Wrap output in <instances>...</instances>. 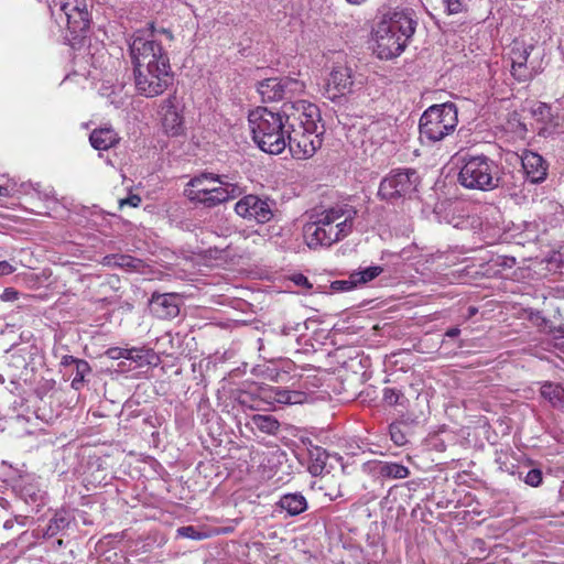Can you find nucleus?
<instances>
[{"label": "nucleus", "instance_id": "de8ad7c7", "mask_svg": "<svg viewBox=\"0 0 564 564\" xmlns=\"http://www.w3.org/2000/svg\"><path fill=\"white\" fill-rule=\"evenodd\" d=\"M8 195V188L0 185V196H7Z\"/></svg>", "mask_w": 564, "mask_h": 564}, {"label": "nucleus", "instance_id": "f704fd0d", "mask_svg": "<svg viewBox=\"0 0 564 564\" xmlns=\"http://www.w3.org/2000/svg\"><path fill=\"white\" fill-rule=\"evenodd\" d=\"M177 534L183 538L192 539V540H202L205 534L198 532L194 527H181L177 529Z\"/></svg>", "mask_w": 564, "mask_h": 564}, {"label": "nucleus", "instance_id": "412c9836", "mask_svg": "<svg viewBox=\"0 0 564 564\" xmlns=\"http://www.w3.org/2000/svg\"><path fill=\"white\" fill-rule=\"evenodd\" d=\"M373 473L381 479L395 480L404 479L410 476V470L406 466L388 460H378L373 464Z\"/></svg>", "mask_w": 564, "mask_h": 564}, {"label": "nucleus", "instance_id": "5fc2aeb1", "mask_svg": "<svg viewBox=\"0 0 564 564\" xmlns=\"http://www.w3.org/2000/svg\"><path fill=\"white\" fill-rule=\"evenodd\" d=\"M34 191L37 192V194H41V191H39L37 187H34Z\"/></svg>", "mask_w": 564, "mask_h": 564}, {"label": "nucleus", "instance_id": "79ce46f5", "mask_svg": "<svg viewBox=\"0 0 564 564\" xmlns=\"http://www.w3.org/2000/svg\"><path fill=\"white\" fill-rule=\"evenodd\" d=\"M15 271V268L8 261H0V275H9Z\"/></svg>", "mask_w": 564, "mask_h": 564}, {"label": "nucleus", "instance_id": "473e14b6", "mask_svg": "<svg viewBox=\"0 0 564 564\" xmlns=\"http://www.w3.org/2000/svg\"><path fill=\"white\" fill-rule=\"evenodd\" d=\"M519 478L523 479V481L531 487H539L542 484L543 480V474L541 469L539 468H532L530 469L524 477H522V474H519Z\"/></svg>", "mask_w": 564, "mask_h": 564}, {"label": "nucleus", "instance_id": "ddd939ff", "mask_svg": "<svg viewBox=\"0 0 564 564\" xmlns=\"http://www.w3.org/2000/svg\"><path fill=\"white\" fill-rule=\"evenodd\" d=\"M273 205L274 203L268 198L250 194L236 203L235 212L242 218L265 224L273 217Z\"/></svg>", "mask_w": 564, "mask_h": 564}, {"label": "nucleus", "instance_id": "b1692460", "mask_svg": "<svg viewBox=\"0 0 564 564\" xmlns=\"http://www.w3.org/2000/svg\"><path fill=\"white\" fill-rule=\"evenodd\" d=\"M540 393L553 408L564 411V388L560 383L545 381Z\"/></svg>", "mask_w": 564, "mask_h": 564}, {"label": "nucleus", "instance_id": "09e8293b", "mask_svg": "<svg viewBox=\"0 0 564 564\" xmlns=\"http://www.w3.org/2000/svg\"><path fill=\"white\" fill-rule=\"evenodd\" d=\"M291 329H292V328H289V327L284 326V327L282 328V330H281V332H282V334H283V335H290V330H291ZM293 329H294V330H297L296 328H293Z\"/></svg>", "mask_w": 564, "mask_h": 564}, {"label": "nucleus", "instance_id": "49530a36", "mask_svg": "<svg viewBox=\"0 0 564 564\" xmlns=\"http://www.w3.org/2000/svg\"><path fill=\"white\" fill-rule=\"evenodd\" d=\"M346 1L352 6H360V4L365 3L367 0H346Z\"/></svg>", "mask_w": 564, "mask_h": 564}, {"label": "nucleus", "instance_id": "39448f33", "mask_svg": "<svg viewBox=\"0 0 564 564\" xmlns=\"http://www.w3.org/2000/svg\"><path fill=\"white\" fill-rule=\"evenodd\" d=\"M188 197L205 207H215L235 199L242 194V188L228 181L225 175L202 173L188 182Z\"/></svg>", "mask_w": 564, "mask_h": 564}, {"label": "nucleus", "instance_id": "9d476101", "mask_svg": "<svg viewBox=\"0 0 564 564\" xmlns=\"http://www.w3.org/2000/svg\"><path fill=\"white\" fill-rule=\"evenodd\" d=\"M356 216V208L349 204H337L315 215L322 227L330 230L335 243L351 234Z\"/></svg>", "mask_w": 564, "mask_h": 564}, {"label": "nucleus", "instance_id": "4c0bfd02", "mask_svg": "<svg viewBox=\"0 0 564 564\" xmlns=\"http://www.w3.org/2000/svg\"><path fill=\"white\" fill-rule=\"evenodd\" d=\"M140 204H141V197L135 194H131L127 198L120 199V202H119L120 207H123L124 205H128L131 207H138Z\"/></svg>", "mask_w": 564, "mask_h": 564}, {"label": "nucleus", "instance_id": "dca6fc26", "mask_svg": "<svg viewBox=\"0 0 564 564\" xmlns=\"http://www.w3.org/2000/svg\"><path fill=\"white\" fill-rule=\"evenodd\" d=\"M262 399L272 405H296L307 401L308 394L301 390L268 387L261 391Z\"/></svg>", "mask_w": 564, "mask_h": 564}, {"label": "nucleus", "instance_id": "6ab92c4d", "mask_svg": "<svg viewBox=\"0 0 564 564\" xmlns=\"http://www.w3.org/2000/svg\"><path fill=\"white\" fill-rule=\"evenodd\" d=\"M150 304L159 318L171 319L180 314V297L176 294H153Z\"/></svg>", "mask_w": 564, "mask_h": 564}, {"label": "nucleus", "instance_id": "ea45409f", "mask_svg": "<svg viewBox=\"0 0 564 564\" xmlns=\"http://www.w3.org/2000/svg\"><path fill=\"white\" fill-rule=\"evenodd\" d=\"M82 359L79 358H76L74 356H70V355H65L62 357L61 359V366L65 367V368H74L75 365H77L78 361H80Z\"/></svg>", "mask_w": 564, "mask_h": 564}, {"label": "nucleus", "instance_id": "f03ea898", "mask_svg": "<svg viewBox=\"0 0 564 564\" xmlns=\"http://www.w3.org/2000/svg\"><path fill=\"white\" fill-rule=\"evenodd\" d=\"M289 130L286 147L293 158L305 160L313 156L322 147V132L317 122L321 120L319 109L306 100H296L286 106Z\"/></svg>", "mask_w": 564, "mask_h": 564}, {"label": "nucleus", "instance_id": "f8f14e48", "mask_svg": "<svg viewBox=\"0 0 564 564\" xmlns=\"http://www.w3.org/2000/svg\"><path fill=\"white\" fill-rule=\"evenodd\" d=\"M535 47L532 44L514 41L510 50L511 75L519 83L531 80L539 69L533 61H529Z\"/></svg>", "mask_w": 564, "mask_h": 564}, {"label": "nucleus", "instance_id": "f3484780", "mask_svg": "<svg viewBox=\"0 0 564 564\" xmlns=\"http://www.w3.org/2000/svg\"><path fill=\"white\" fill-rule=\"evenodd\" d=\"M525 178L532 184L543 183L547 177L549 163L536 152L525 150L521 155Z\"/></svg>", "mask_w": 564, "mask_h": 564}, {"label": "nucleus", "instance_id": "3c124183", "mask_svg": "<svg viewBox=\"0 0 564 564\" xmlns=\"http://www.w3.org/2000/svg\"><path fill=\"white\" fill-rule=\"evenodd\" d=\"M51 193H52V191L45 192V193L43 194L44 198H45V199H48V198L51 197Z\"/></svg>", "mask_w": 564, "mask_h": 564}, {"label": "nucleus", "instance_id": "c03bdc74", "mask_svg": "<svg viewBox=\"0 0 564 564\" xmlns=\"http://www.w3.org/2000/svg\"><path fill=\"white\" fill-rule=\"evenodd\" d=\"M549 333L553 334L554 338H557L555 334H558L560 337L564 338V324L550 328Z\"/></svg>", "mask_w": 564, "mask_h": 564}, {"label": "nucleus", "instance_id": "4be33fe9", "mask_svg": "<svg viewBox=\"0 0 564 564\" xmlns=\"http://www.w3.org/2000/svg\"><path fill=\"white\" fill-rule=\"evenodd\" d=\"M89 141L94 149L106 151L116 147L120 141V137L111 127H102L91 131Z\"/></svg>", "mask_w": 564, "mask_h": 564}, {"label": "nucleus", "instance_id": "8fccbe9b", "mask_svg": "<svg viewBox=\"0 0 564 564\" xmlns=\"http://www.w3.org/2000/svg\"><path fill=\"white\" fill-rule=\"evenodd\" d=\"M477 313V308L476 307H469V316H473Z\"/></svg>", "mask_w": 564, "mask_h": 564}, {"label": "nucleus", "instance_id": "a19ab883", "mask_svg": "<svg viewBox=\"0 0 564 564\" xmlns=\"http://www.w3.org/2000/svg\"><path fill=\"white\" fill-rule=\"evenodd\" d=\"M141 352H142V350H139V349H135V348H133V349H126L124 354H121L120 356L124 357L127 359L141 360V358H142Z\"/></svg>", "mask_w": 564, "mask_h": 564}, {"label": "nucleus", "instance_id": "0eeeda50", "mask_svg": "<svg viewBox=\"0 0 564 564\" xmlns=\"http://www.w3.org/2000/svg\"><path fill=\"white\" fill-rule=\"evenodd\" d=\"M457 182L465 188L492 191L500 185L498 164L486 155L462 158Z\"/></svg>", "mask_w": 564, "mask_h": 564}, {"label": "nucleus", "instance_id": "1a4fd4ad", "mask_svg": "<svg viewBox=\"0 0 564 564\" xmlns=\"http://www.w3.org/2000/svg\"><path fill=\"white\" fill-rule=\"evenodd\" d=\"M420 183V175L414 169L392 170L381 180L378 196L389 203L412 198Z\"/></svg>", "mask_w": 564, "mask_h": 564}, {"label": "nucleus", "instance_id": "20e7f679", "mask_svg": "<svg viewBox=\"0 0 564 564\" xmlns=\"http://www.w3.org/2000/svg\"><path fill=\"white\" fill-rule=\"evenodd\" d=\"M412 11H395L388 19H382L373 30L375 53L380 59L399 56L416 29Z\"/></svg>", "mask_w": 564, "mask_h": 564}, {"label": "nucleus", "instance_id": "393cba45", "mask_svg": "<svg viewBox=\"0 0 564 564\" xmlns=\"http://www.w3.org/2000/svg\"><path fill=\"white\" fill-rule=\"evenodd\" d=\"M102 263L108 267H118L129 270H139L141 260L128 254H109L104 258Z\"/></svg>", "mask_w": 564, "mask_h": 564}, {"label": "nucleus", "instance_id": "603ef678", "mask_svg": "<svg viewBox=\"0 0 564 564\" xmlns=\"http://www.w3.org/2000/svg\"><path fill=\"white\" fill-rule=\"evenodd\" d=\"M476 543L479 544V547L481 549L482 545H484V541L482 540H476Z\"/></svg>", "mask_w": 564, "mask_h": 564}, {"label": "nucleus", "instance_id": "864d4df0", "mask_svg": "<svg viewBox=\"0 0 564 564\" xmlns=\"http://www.w3.org/2000/svg\"><path fill=\"white\" fill-rule=\"evenodd\" d=\"M205 183L206 182L203 183V188H210L212 187V186H207Z\"/></svg>", "mask_w": 564, "mask_h": 564}, {"label": "nucleus", "instance_id": "a211bd4d", "mask_svg": "<svg viewBox=\"0 0 564 564\" xmlns=\"http://www.w3.org/2000/svg\"><path fill=\"white\" fill-rule=\"evenodd\" d=\"M176 104V96L171 95L161 105L162 126L170 135H180L183 132V116Z\"/></svg>", "mask_w": 564, "mask_h": 564}, {"label": "nucleus", "instance_id": "c85d7f7f", "mask_svg": "<svg viewBox=\"0 0 564 564\" xmlns=\"http://www.w3.org/2000/svg\"><path fill=\"white\" fill-rule=\"evenodd\" d=\"M91 372V368L86 360H80L70 369V375L74 376L70 386L75 390H80L85 384V378Z\"/></svg>", "mask_w": 564, "mask_h": 564}, {"label": "nucleus", "instance_id": "aec40b11", "mask_svg": "<svg viewBox=\"0 0 564 564\" xmlns=\"http://www.w3.org/2000/svg\"><path fill=\"white\" fill-rule=\"evenodd\" d=\"M303 237L310 249L330 247L335 243L330 238V230L327 232L326 228L322 227L316 217L304 225Z\"/></svg>", "mask_w": 564, "mask_h": 564}, {"label": "nucleus", "instance_id": "2eb2a0df", "mask_svg": "<svg viewBox=\"0 0 564 564\" xmlns=\"http://www.w3.org/2000/svg\"><path fill=\"white\" fill-rule=\"evenodd\" d=\"M326 86L328 97L332 100L352 93L355 86L352 69L344 64L335 65L329 74Z\"/></svg>", "mask_w": 564, "mask_h": 564}, {"label": "nucleus", "instance_id": "cd10ccee", "mask_svg": "<svg viewBox=\"0 0 564 564\" xmlns=\"http://www.w3.org/2000/svg\"><path fill=\"white\" fill-rule=\"evenodd\" d=\"M382 400L387 405L390 406H402L406 408L409 400L404 395L403 391L395 387H386L382 390Z\"/></svg>", "mask_w": 564, "mask_h": 564}, {"label": "nucleus", "instance_id": "bb28decb", "mask_svg": "<svg viewBox=\"0 0 564 564\" xmlns=\"http://www.w3.org/2000/svg\"><path fill=\"white\" fill-rule=\"evenodd\" d=\"M72 519L73 518L68 511L64 509L56 511L48 522L46 534L48 536H54L58 534L61 531L68 528Z\"/></svg>", "mask_w": 564, "mask_h": 564}, {"label": "nucleus", "instance_id": "c756f323", "mask_svg": "<svg viewBox=\"0 0 564 564\" xmlns=\"http://www.w3.org/2000/svg\"><path fill=\"white\" fill-rule=\"evenodd\" d=\"M365 137L373 143H379L387 138V127L384 122L372 121L365 129Z\"/></svg>", "mask_w": 564, "mask_h": 564}, {"label": "nucleus", "instance_id": "7c9ffc66", "mask_svg": "<svg viewBox=\"0 0 564 564\" xmlns=\"http://www.w3.org/2000/svg\"><path fill=\"white\" fill-rule=\"evenodd\" d=\"M382 271H383L382 267L371 265V267L365 268L362 270L352 272V274H354V279H355L357 285H359V284H366V283L372 281L373 279L379 276L382 273Z\"/></svg>", "mask_w": 564, "mask_h": 564}, {"label": "nucleus", "instance_id": "6e6d98bb", "mask_svg": "<svg viewBox=\"0 0 564 564\" xmlns=\"http://www.w3.org/2000/svg\"><path fill=\"white\" fill-rule=\"evenodd\" d=\"M34 191L37 192V194H41V191H39L37 187H34Z\"/></svg>", "mask_w": 564, "mask_h": 564}, {"label": "nucleus", "instance_id": "423d86ee", "mask_svg": "<svg viewBox=\"0 0 564 564\" xmlns=\"http://www.w3.org/2000/svg\"><path fill=\"white\" fill-rule=\"evenodd\" d=\"M458 123L457 107L453 102L433 105L421 116L420 140L423 144H434L452 134Z\"/></svg>", "mask_w": 564, "mask_h": 564}, {"label": "nucleus", "instance_id": "c9c22d12", "mask_svg": "<svg viewBox=\"0 0 564 564\" xmlns=\"http://www.w3.org/2000/svg\"><path fill=\"white\" fill-rule=\"evenodd\" d=\"M533 115L541 121H547L551 117V108L546 104L540 102L534 109Z\"/></svg>", "mask_w": 564, "mask_h": 564}, {"label": "nucleus", "instance_id": "4468645a", "mask_svg": "<svg viewBox=\"0 0 564 564\" xmlns=\"http://www.w3.org/2000/svg\"><path fill=\"white\" fill-rule=\"evenodd\" d=\"M329 457L330 455L324 448L319 446H312L308 449L307 469L312 476H321L318 488L321 490H325V496H328L330 500H334L341 497V492L338 488L330 491L326 490V485L334 478V476L329 475V470L327 469V460Z\"/></svg>", "mask_w": 564, "mask_h": 564}, {"label": "nucleus", "instance_id": "e433bc0d", "mask_svg": "<svg viewBox=\"0 0 564 564\" xmlns=\"http://www.w3.org/2000/svg\"><path fill=\"white\" fill-rule=\"evenodd\" d=\"M449 14H456L465 9L464 0H444Z\"/></svg>", "mask_w": 564, "mask_h": 564}, {"label": "nucleus", "instance_id": "f257e3e1", "mask_svg": "<svg viewBox=\"0 0 564 564\" xmlns=\"http://www.w3.org/2000/svg\"><path fill=\"white\" fill-rule=\"evenodd\" d=\"M163 39L171 43L174 35L165 28L151 24L148 30L137 31L129 44L134 86L147 98L162 95L174 79Z\"/></svg>", "mask_w": 564, "mask_h": 564}, {"label": "nucleus", "instance_id": "6e6552de", "mask_svg": "<svg viewBox=\"0 0 564 564\" xmlns=\"http://www.w3.org/2000/svg\"><path fill=\"white\" fill-rule=\"evenodd\" d=\"M51 10L62 22L66 23V39L72 46L86 39L90 29L91 14L87 0H53Z\"/></svg>", "mask_w": 564, "mask_h": 564}, {"label": "nucleus", "instance_id": "5701e85b", "mask_svg": "<svg viewBox=\"0 0 564 564\" xmlns=\"http://www.w3.org/2000/svg\"><path fill=\"white\" fill-rule=\"evenodd\" d=\"M276 505L290 517L299 516L307 509V500L301 492L285 494Z\"/></svg>", "mask_w": 564, "mask_h": 564}, {"label": "nucleus", "instance_id": "9b49d317", "mask_svg": "<svg viewBox=\"0 0 564 564\" xmlns=\"http://www.w3.org/2000/svg\"><path fill=\"white\" fill-rule=\"evenodd\" d=\"M304 84L295 78H265L258 83L257 90L263 101H278L288 99L304 90Z\"/></svg>", "mask_w": 564, "mask_h": 564}, {"label": "nucleus", "instance_id": "2f4dec72", "mask_svg": "<svg viewBox=\"0 0 564 564\" xmlns=\"http://www.w3.org/2000/svg\"><path fill=\"white\" fill-rule=\"evenodd\" d=\"M404 427L405 425L402 422H393L389 426L390 437L398 446H402L408 442Z\"/></svg>", "mask_w": 564, "mask_h": 564}, {"label": "nucleus", "instance_id": "58836bf2", "mask_svg": "<svg viewBox=\"0 0 564 564\" xmlns=\"http://www.w3.org/2000/svg\"><path fill=\"white\" fill-rule=\"evenodd\" d=\"M18 297H19V292L17 290H14L13 288L4 289V291L0 295V299L6 302H13V301L18 300Z\"/></svg>", "mask_w": 564, "mask_h": 564}, {"label": "nucleus", "instance_id": "a18cd8bd", "mask_svg": "<svg viewBox=\"0 0 564 564\" xmlns=\"http://www.w3.org/2000/svg\"><path fill=\"white\" fill-rule=\"evenodd\" d=\"M460 334V329L458 327H452L446 330L445 336L455 338Z\"/></svg>", "mask_w": 564, "mask_h": 564}, {"label": "nucleus", "instance_id": "7ed1b4c3", "mask_svg": "<svg viewBox=\"0 0 564 564\" xmlns=\"http://www.w3.org/2000/svg\"><path fill=\"white\" fill-rule=\"evenodd\" d=\"M294 101L284 102L281 110L274 112L264 107L250 111L248 116L252 139L263 152L280 154L286 148L289 120H286V106Z\"/></svg>", "mask_w": 564, "mask_h": 564}, {"label": "nucleus", "instance_id": "a878e982", "mask_svg": "<svg viewBox=\"0 0 564 564\" xmlns=\"http://www.w3.org/2000/svg\"><path fill=\"white\" fill-rule=\"evenodd\" d=\"M251 424L254 429L265 434H275L279 431V421L268 414H254L251 417Z\"/></svg>", "mask_w": 564, "mask_h": 564}, {"label": "nucleus", "instance_id": "37998d69", "mask_svg": "<svg viewBox=\"0 0 564 564\" xmlns=\"http://www.w3.org/2000/svg\"><path fill=\"white\" fill-rule=\"evenodd\" d=\"M293 281L296 285L304 286V288H312V284L310 283L308 279L303 274H296L293 278Z\"/></svg>", "mask_w": 564, "mask_h": 564}, {"label": "nucleus", "instance_id": "72a5a7b5", "mask_svg": "<svg viewBox=\"0 0 564 564\" xmlns=\"http://www.w3.org/2000/svg\"><path fill=\"white\" fill-rule=\"evenodd\" d=\"M357 286V283L354 279V274L351 273L348 280H336L330 284V289L335 292H346L350 291Z\"/></svg>", "mask_w": 564, "mask_h": 564}]
</instances>
